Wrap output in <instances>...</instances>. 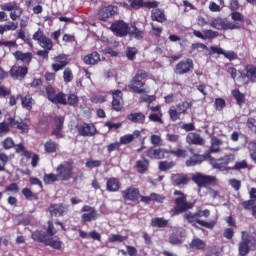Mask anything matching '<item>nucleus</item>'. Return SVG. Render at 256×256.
<instances>
[{
  "label": "nucleus",
  "mask_w": 256,
  "mask_h": 256,
  "mask_svg": "<svg viewBox=\"0 0 256 256\" xmlns=\"http://www.w3.org/2000/svg\"><path fill=\"white\" fill-rule=\"evenodd\" d=\"M190 247H192V249H205V242L201 239H194L192 240Z\"/></svg>",
  "instance_id": "8fccbe9b"
},
{
  "label": "nucleus",
  "mask_w": 256,
  "mask_h": 256,
  "mask_svg": "<svg viewBox=\"0 0 256 256\" xmlns=\"http://www.w3.org/2000/svg\"><path fill=\"white\" fill-rule=\"evenodd\" d=\"M45 245H49L50 247H53V249H59L61 245H63V242H61L59 238L54 237L51 239H47Z\"/></svg>",
  "instance_id": "a19ab883"
},
{
  "label": "nucleus",
  "mask_w": 256,
  "mask_h": 256,
  "mask_svg": "<svg viewBox=\"0 0 256 256\" xmlns=\"http://www.w3.org/2000/svg\"><path fill=\"white\" fill-rule=\"evenodd\" d=\"M34 103L35 102L33 101V98H31L30 96L22 98V107H24V109H27L28 111H30V109H33Z\"/></svg>",
  "instance_id": "49530a36"
},
{
  "label": "nucleus",
  "mask_w": 256,
  "mask_h": 256,
  "mask_svg": "<svg viewBox=\"0 0 256 256\" xmlns=\"http://www.w3.org/2000/svg\"><path fill=\"white\" fill-rule=\"evenodd\" d=\"M65 122V118L63 116H57L55 118L56 128L53 130L52 134L57 137V139H61L63 137V123Z\"/></svg>",
  "instance_id": "bb28decb"
},
{
  "label": "nucleus",
  "mask_w": 256,
  "mask_h": 256,
  "mask_svg": "<svg viewBox=\"0 0 256 256\" xmlns=\"http://www.w3.org/2000/svg\"><path fill=\"white\" fill-rule=\"evenodd\" d=\"M186 141L189 145H203L205 143V139L201 135L193 132L188 133Z\"/></svg>",
  "instance_id": "cd10ccee"
},
{
  "label": "nucleus",
  "mask_w": 256,
  "mask_h": 256,
  "mask_svg": "<svg viewBox=\"0 0 256 256\" xmlns=\"http://www.w3.org/2000/svg\"><path fill=\"white\" fill-rule=\"evenodd\" d=\"M86 167H88V169H94L95 167H101V160L89 159L86 161Z\"/></svg>",
  "instance_id": "bf43d9fd"
},
{
  "label": "nucleus",
  "mask_w": 256,
  "mask_h": 256,
  "mask_svg": "<svg viewBox=\"0 0 256 256\" xmlns=\"http://www.w3.org/2000/svg\"><path fill=\"white\" fill-rule=\"evenodd\" d=\"M150 143H151L152 145L159 146V145H162L163 139H161V135L152 134V135L150 136Z\"/></svg>",
  "instance_id": "4d7b16f0"
},
{
  "label": "nucleus",
  "mask_w": 256,
  "mask_h": 256,
  "mask_svg": "<svg viewBox=\"0 0 256 256\" xmlns=\"http://www.w3.org/2000/svg\"><path fill=\"white\" fill-rule=\"evenodd\" d=\"M63 79L65 83H71L73 81V71H71L69 68H66L63 72Z\"/></svg>",
  "instance_id": "603ef678"
},
{
  "label": "nucleus",
  "mask_w": 256,
  "mask_h": 256,
  "mask_svg": "<svg viewBox=\"0 0 256 256\" xmlns=\"http://www.w3.org/2000/svg\"><path fill=\"white\" fill-rule=\"evenodd\" d=\"M133 135L131 134H126L124 136L120 137V145H129V143H133Z\"/></svg>",
  "instance_id": "6e6d98bb"
},
{
  "label": "nucleus",
  "mask_w": 256,
  "mask_h": 256,
  "mask_svg": "<svg viewBox=\"0 0 256 256\" xmlns=\"http://www.w3.org/2000/svg\"><path fill=\"white\" fill-rule=\"evenodd\" d=\"M215 109L216 111H223V109H225V100L222 98H217L215 100Z\"/></svg>",
  "instance_id": "0e129e2a"
},
{
  "label": "nucleus",
  "mask_w": 256,
  "mask_h": 256,
  "mask_svg": "<svg viewBox=\"0 0 256 256\" xmlns=\"http://www.w3.org/2000/svg\"><path fill=\"white\" fill-rule=\"evenodd\" d=\"M149 167V160L142 159L137 161V169L139 173H145Z\"/></svg>",
  "instance_id": "37998d69"
},
{
  "label": "nucleus",
  "mask_w": 256,
  "mask_h": 256,
  "mask_svg": "<svg viewBox=\"0 0 256 256\" xmlns=\"http://www.w3.org/2000/svg\"><path fill=\"white\" fill-rule=\"evenodd\" d=\"M81 213H83L81 216L83 223H91V221H95L99 217L97 210L89 205L83 206L81 208Z\"/></svg>",
  "instance_id": "9d476101"
},
{
  "label": "nucleus",
  "mask_w": 256,
  "mask_h": 256,
  "mask_svg": "<svg viewBox=\"0 0 256 256\" xmlns=\"http://www.w3.org/2000/svg\"><path fill=\"white\" fill-rule=\"evenodd\" d=\"M169 241L172 245H180V243H183V235H181V231L174 232L170 236Z\"/></svg>",
  "instance_id": "4c0bfd02"
},
{
  "label": "nucleus",
  "mask_w": 256,
  "mask_h": 256,
  "mask_svg": "<svg viewBox=\"0 0 256 256\" xmlns=\"http://www.w3.org/2000/svg\"><path fill=\"white\" fill-rule=\"evenodd\" d=\"M135 55H137V48L128 47L126 50L127 58L133 61V59H135Z\"/></svg>",
  "instance_id": "69168bd1"
},
{
  "label": "nucleus",
  "mask_w": 256,
  "mask_h": 256,
  "mask_svg": "<svg viewBox=\"0 0 256 256\" xmlns=\"http://www.w3.org/2000/svg\"><path fill=\"white\" fill-rule=\"evenodd\" d=\"M204 41H207V39H215L217 35H219L218 32H215L213 30H204Z\"/></svg>",
  "instance_id": "680f3d73"
},
{
  "label": "nucleus",
  "mask_w": 256,
  "mask_h": 256,
  "mask_svg": "<svg viewBox=\"0 0 256 256\" xmlns=\"http://www.w3.org/2000/svg\"><path fill=\"white\" fill-rule=\"evenodd\" d=\"M54 63L52 64L53 71H61V69H65L69 64V58L65 54H60L53 58Z\"/></svg>",
  "instance_id": "f8f14e48"
},
{
  "label": "nucleus",
  "mask_w": 256,
  "mask_h": 256,
  "mask_svg": "<svg viewBox=\"0 0 256 256\" xmlns=\"http://www.w3.org/2000/svg\"><path fill=\"white\" fill-rule=\"evenodd\" d=\"M210 49L213 53H216L217 55H224V57H226V59H229L230 61H233V59H235V52L233 51H225L217 46H211Z\"/></svg>",
  "instance_id": "c85d7f7f"
},
{
  "label": "nucleus",
  "mask_w": 256,
  "mask_h": 256,
  "mask_svg": "<svg viewBox=\"0 0 256 256\" xmlns=\"http://www.w3.org/2000/svg\"><path fill=\"white\" fill-rule=\"evenodd\" d=\"M201 163H203V158L194 156L186 161V167H195V165H201Z\"/></svg>",
  "instance_id": "ea45409f"
},
{
  "label": "nucleus",
  "mask_w": 256,
  "mask_h": 256,
  "mask_svg": "<svg viewBox=\"0 0 256 256\" xmlns=\"http://www.w3.org/2000/svg\"><path fill=\"white\" fill-rule=\"evenodd\" d=\"M199 217H201L200 213L193 214L191 212H188L185 214V218L187 219L188 223H198V225L206 227V229H213V227H215V221L206 222L204 220H200Z\"/></svg>",
  "instance_id": "1a4fd4ad"
},
{
  "label": "nucleus",
  "mask_w": 256,
  "mask_h": 256,
  "mask_svg": "<svg viewBox=\"0 0 256 256\" xmlns=\"http://www.w3.org/2000/svg\"><path fill=\"white\" fill-rule=\"evenodd\" d=\"M59 149V144L54 142L53 140H48L44 144V151L46 153H57V150Z\"/></svg>",
  "instance_id": "72a5a7b5"
},
{
  "label": "nucleus",
  "mask_w": 256,
  "mask_h": 256,
  "mask_svg": "<svg viewBox=\"0 0 256 256\" xmlns=\"http://www.w3.org/2000/svg\"><path fill=\"white\" fill-rule=\"evenodd\" d=\"M50 101L56 105H67V96L63 93H58Z\"/></svg>",
  "instance_id": "c9c22d12"
},
{
  "label": "nucleus",
  "mask_w": 256,
  "mask_h": 256,
  "mask_svg": "<svg viewBox=\"0 0 256 256\" xmlns=\"http://www.w3.org/2000/svg\"><path fill=\"white\" fill-rule=\"evenodd\" d=\"M2 145L6 150L13 149L15 147V141H13V138L8 137L2 142Z\"/></svg>",
  "instance_id": "13d9d810"
},
{
  "label": "nucleus",
  "mask_w": 256,
  "mask_h": 256,
  "mask_svg": "<svg viewBox=\"0 0 256 256\" xmlns=\"http://www.w3.org/2000/svg\"><path fill=\"white\" fill-rule=\"evenodd\" d=\"M147 76V72H145L144 70L138 71L137 74L132 78L130 84L128 85V89H130L132 93H149L143 81V79H147Z\"/></svg>",
  "instance_id": "f03ea898"
},
{
  "label": "nucleus",
  "mask_w": 256,
  "mask_h": 256,
  "mask_svg": "<svg viewBox=\"0 0 256 256\" xmlns=\"http://www.w3.org/2000/svg\"><path fill=\"white\" fill-rule=\"evenodd\" d=\"M32 239L34 241H38L39 243H47V235L43 232H39V231H36V232H33L32 233Z\"/></svg>",
  "instance_id": "58836bf2"
},
{
  "label": "nucleus",
  "mask_w": 256,
  "mask_h": 256,
  "mask_svg": "<svg viewBox=\"0 0 256 256\" xmlns=\"http://www.w3.org/2000/svg\"><path fill=\"white\" fill-rule=\"evenodd\" d=\"M67 211H69V208L63 204H54L50 206V213L55 217H62Z\"/></svg>",
  "instance_id": "b1692460"
},
{
  "label": "nucleus",
  "mask_w": 256,
  "mask_h": 256,
  "mask_svg": "<svg viewBox=\"0 0 256 256\" xmlns=\"http://www.w3.org/2000/svg\"><path fill=\"white\" fill-rule=\"evenodd\" d=\"M152 21H157L158 23H165L167 21V17L165 16V12L161 9H153L152 10Z\"/></svg>",
  "instance_id": "c756f323"
},
{
  "label": "nucleus",
  "mask_w": 256,
  "mask_h": 256,
  "mask_svg": "<svg viewBox=\"0 0 256 256\" xmlns=\"http://www.w3.org/2000/svg\"><path fill=\"white\" fill-rule=\"evenodd\" d=\"M8 123L10 124V127H14L15 129H19L22 133H27L29 131V124L24 121H17L15 118H9Z\"/></svg>",
  "instance_id": "4be33fe9"
},
{
  "label": "nucleus",
  "mask_w": 256,
  "mask_h": 256,
  "mask_svg": "<svg viewBox=\"0 0 256 256\" xmlns=\"http://www.w3.org/2000/svg\"><path fill=\"white\" fill-rule=\"evenodd\" d=\"M79 103V97L76 94H69L66 98V105H71L72 107H75Z\"/></svg>",
  "instance_id": "09e8293b"
},
{
  "label": "nucleus",
  "mask_w": 256,
  "mask_h": 256,
  "mask_svg": "<svg viewBox=\"0 0 256 256\" xmlns=\"http://www.w3.org/2000/svg\"><path fill=\"white\" fill-rule=\"evenodd\" d=\"M233 97L236 99L238 105H243L245 103V95L239 91V89H235L232 91Z\"/></svg>",
  "instance_id": "c03bdc74"
},
{
  "label": "nucleus",
  "mask_w": 256,
  "mask_h": 256,
  "mask_svg": "<svg viewBox=\"0 0 256 256\" xmlns=\"http://www.w3.org/2000/svg\"><path fill=\"white\" fill-rule=\"evenodd\" d=\"M175 167V162L173 161H161L159 162V169L160 171H168V169H173Z\"/></svg>",
  "instance_id": "de8ad7c7"
},
{
  "label": "nucleus",
  "mask_w": 256,
  "mask_h": 256,
  "mask_svg": "<svg viewBox=\"0 0 256 256\" xmlns=\"http://www.w3.org/2000/svg\"><path fill=\"white\" fill-rule=\"evenodd\" d=\"M131 7L133 9H140V7H147V9H155V7H159V2L157 1L143 2V0H133L131 2Z\"/></svg>",
  "instance_id": "a211bd4d"
},
{
  "label": "nucleus",
  "mask_w": 256,
  "mask_h": 256,
  "mask_svg": "<svg viewBox=\"0 0 256 256\" xmlns=\"http://www.w3.org/2000/svg\"><path fill=\"white\" fill-rule=\"evenodd\" d=\"M16 61H21L24 65H29L31 63V59H33V54L30 52L23 53L22 51H16L13 53Z\"/></svg>",
  "instance_id": "412c9836"
},
{
  "label": "nucleus",
  "mask_w": 256,
  "mask_h": 256,
  "mask_svg": "<svg viewBox=\"0 0 256 256\" xmlns=\"http://www.w3.org/2000/svg\"><path fill=\"white\" fill-rule=\"evenodd\" d=\"M100 61H101V56H99V53L97 52H93L84 57V63L86 65H97V63Z\"/></svg>",
  "instance_id": "7c9ffc66"
},
{
  "label": "nucleus",
  "mask_w": 256,
  "mask_h": 256,
  "mask_svg": "<svg viewBox=\"0 0 256 256\" xmlns=\"http://www.w3.org/2000/svg\"><path fill=\"white\" fill-rule=\"evenodd\" d=\"M231 19L236 23H243V19H245V17L243 16V14H241V12H232Z\"/></svg>",
  "instance_id": "052dcab7"
},
{
  "label": "nucleus",
  "mask_w": 256,
  "mask_h": 256,
  "mask_svg": "<svg viewBox=\"0 0 256 256\" xmlns=\"http://www.w3.org/2000/svg\"><path fill=\"white\" fill-rule=\"evenodd\" d=\"M168 223L164 218H153L151 221L152 227H167Z\"/></svg>",
  "instance_id": "a18cd8bd"
},
{
  "label": "nucleus",
  "mask_w": 256,
  "mask_h": 256,
  "mask_svg": "<svg viewBox=\"0 0 256 256\" xmlns=\"http://www.w3.org/2000/svg\"><path fill=\"white\" fill-rule=\"evenodd\" d=\"M127 119L132 123H139L140 125H143V123H145V116L141 112L131 113L127 116Z\"/></svg>",
  "instance_id": "2f4dec72"
},
{
  "label": "nucleus",
  "mask_w": 256,
  "mask_h": 256,
  "mask_svg": "<svg viewBox=\"0 0 256 256\" xmlns=\"http://www.w3.org/2000/svg\"><path fill=\"white\" fill-rule=\"evenodd\" d=\"M192 181L198 185V187H207V185H215L217 178L214 176H207L203 173H196L192 176Z\"/></svg>",
  "instance_id": "0eeeda50"
},
{
  "label": "nucleus",
  "mask_w": 256,
  "mask_h": 256,
  "mask_svg": "<svg viewBox=\"0 0 256 256\" xmlns=\"http://www.w3.org/2000/svg\"><path fill=\"white\" fill-rule=\"evenodd\" d=\"M175 205L176 207L172 210L173 215H179V213L187 211V209H189V204H187V196L176 198Z\"/></svg>",
  "instance_id": "4468645a"
},
{
  "label": "nucleus",
  "mask_w": 256,
  "mask_h": 256,
  "mask_svg": "<svg viewBox=\"0 0 256 256\" xmlns=\"http://www.w3.org/2000/svg\"><path fill=\"white\" fill-rule=\"evenodd\" d=\"M112 94V107L114 111H121L123 109V93L121 90H113Z\"/></svg>",
  "instance_id": "2eb2a0df"
},
{
  "label": "nucleus",
  "mask_w": 256,
  "mask_h": 256,
  "mask_svg": "<svg viewBox=\"0 0 256 256\" xmlns=\"http://www.w3.org/2000/svg\"><path fill=\"white\" fill-rule=\"evenodd\" d=\"M235 154H226L224 157L217 159V160H212L211 164L214 167V169H225L227 165H231V163H235Z\"/></svg>",
  "instance_id": "9b49d317"
},
{
  "label": "nucleus",
  "mask_w": 256,
  "mask_h": 256,
  "mask_svg": "<svg viewBox=\"0 0 256 256\" xmlns=\"http://www.w3.org/2000/svg\"><path fill=\"white\" fill-rule=\"evenodd\" d=\"M192 104L191 102L185 101L177 104L176 106H172L169 109V115L170 119L172 121H178L180 119L181 115L187 113L188 109H191Z\"/></svg>",
  "instance_id": "39448f33"
},
{
  "label": "nucleus",
  "mask_w": 256,
  "mask_h": 256,
  "mask_svg": "<svg viewBox=\"0 0 256 256\" xmlns=\"http://www.w3.org/2000/svg\"><path fill=\"white\" fill-rule=\"evenodd\" d=\"M115 15V7L113 6H107L101 9V11L98 13V17L100 21H107L109 17H113Z\"/></svg>",
  "instance_id": "393cba45"
},
{
  "label": "nucleus",
  "mask_w": 256,
  "mask_h": 256,
  "mask_svg": "<svg viewBox=\"0 0 256 256\" xmlns=\"http://www.w3.org/2000/svg\"><path fill=\"white\" fill-rule=\"evenodd\" d=\"M249 167V164L247 163V160H242L239 162H236L232 169L235 171H241V169H247Z\"/></svg>",
  "instance_id": "5fc2aeb1"
},
{
  "label": "nucleus",
  "mask_w": 256,
  "mask_h": 256,
  "mask_svg": "<svg viewBox=\"0 0 256 256\" xmlns=\"http://www.w3.org/2000/svg\"><path fill=\"white\" fill-rule=\"evenodd\" d=\"M221 145H223V142L219 138H217L215 136L212 137L210 153H219L221 151Z\"/></svg>",
  "instance_id": "473e14b6"
},
{
  "label": "nucleus",
  "mask_w": 256,
  "mask_h": 256,
  "mask_svg": "<svg viewBox=\"0 0 256 256\" xmlns=\"http://www.w3.org/2000/svg\"><path fill=\"white\" fill-rule=\"evenodd\" d=\"M241 239L239 244V254L245 256L249 253L250 247H256V238L249 231H242Z\"/></svg>",
  "instance_id": "7ed1b4c3"
},
{
  "label": "nucleus",
  "mask_w": 256,
  "mask_h": 256,
  "mask_svg": "<svg viewBox=\"0 0 256 256\" xmlns=\"http://www.w3.org/2000/svg\"><path fill=\"white\" fill-rule=\"evenodd\" d=\"M170 153L172 155H175L176 157H182L183 159L187 157V150H183V149L171 150Z\"/></svg>",
  "instance_id": "338daca9"
},
{
  "label": "nucleus",
  "mask_w": 256,
  "mask_h": 256,
  "mask_svg": "<svg viewBox=\"0 0 256 256\" xmlns=\"http://www.w3.org/2000/svg\"><path fill=\"white\" fill-rule=\"evenodd\" d=\"M110 29L114 35H117V37H125L127 33L132 37H135V39H141V37H143V32L141 30L133 25L129 26L123 21H118L112 24Z\"/></svg>",
  "instance_id": "f257e3e1"
},
{
  "label": "nucleus",
  "mask_w": 256,
  "mask_h": 256,
  "mask_svg": "<svg viewBox=\"0 0 256 256\" xmlns=\"http://www.w3.org/2000/svg\"><path fill=\"white\" fill-rule=\"evenodd\" d=\"M229 185H231L232 189H234L235 191H239V189H241V180L230 179Z\"/></svg>",
  "instance_id": "774afa93"
},
{
  "label": "nucleus",
  "mask_w": 256,
  "mask_h": 256,
  "mask_svg": "<svg viewBox=\"0 0 256 256\" xmlns=\"http://www.w3.org/2000/svg\"><path fill=\"white\" fill-rule=\"evenodd\" d=\"M43 181L45 185H51V183H55V181H59V174H45Z\"/></svg>",
  "instance_id": "79ce46f5"
},
{
  "label": "nucleus",
  "mask_w": 256,
  "mask_h": 256,
  "mask_svg": "<svg viewBox=\"0 0 256 256\" xmlns=\"http://www.w3.org/2000/svg\"><path fill=\"white\" fill-rule=\"evenodd\" d=\"M73 171L74 167L71 162H64L56 169V173H58L60 181H69L70 179H73Z\"/></svg>",
  "instance_id": "423d86ee"
},
{
  "label": "nucleus",
  "mask_w": 256,
  "mask_h": 256,
  "mask_svg": "<svg viewBox=\"0 0 256 256\" xmlns=\"http://www.w3.org/2000/svg\"><path fill=\"white\" fill-rule=\"evenodd\" d=\"M32 39H34V41H37L40 47H42V49H46V51H51V49H53V41L47 38V36H45L43 31L41 30L35 32L32 36Z\"/></svg>",
  "instance_id": "6e6552de"
},
{
  "label": "nucleus",
  "mask_w": 256,
  "mask_h": 256,
  "mask_svg": "<svg viewBox=\"0 0 256 256\" xmlns=\"http://www.w3.org/2000/svg\"><path fill=\"white\" fill-rule=\"evenodd\" d=\"M21 13L22 10L19 8V6H17V8L10 13V18L12 19V21H17V19L21 17Z\"/></svg>",
  "instance_id": "e2e57ef3"
},
{
  "label": "nucleus",
  "mask_w": 256,
  "mask_h": 256,
  "mask_svg": "<svg viewBox=\"0 0 256 256\" xmlns=\"http://www.w3.org/2000/svg\"><path fill=\"white\" fill-rule=\"evenodd\" d=\"M190 69H193V60L186 59L176 65L175 73L178 75H185V73H189Z\"/></svg>",
  "instance_id": "f3484780"
},
{
  "label": "nucleus",
  "mask_w": 256,
  "mask_h": 256,
  "mask_svg": "<svg viewBox=\"0 0 256 256\" xmlns=\"http://www.w3.org/2000/svg\"><path fill=\"white\" fill-rule=\"evenodd\" d=\"M17 7H19V6L15 2H9V3L0 5V8L2 9V11H11L12 12L14 9H17Z\"/></svg>",
  "instance_id": "3c124183"
},
{
  "label": "nucleus",
  "mask_w": 256,
  "mask_h": 256,
  "mask_svg": "<svg viewBox=\"0 0 256 256\" xmlns=\"http://www.w3.org/2000/svg\"><path fill=\"white\" fill-rule=\"evenodd\" d=\"M10 75L14 79H23L27 75V67L13 66L10 70Z\"/></svg>",
  "instance_id": "a878e982"
},
{
  "label": "nucleus",
  "mask_w": 256,
  "mask_h": 256,
  "mask_svg": "<svg viewBox=\"0 0 256 256\" xmlns=\"http://www.w3.org/2000/svg\"><path fill=\"white\" fill-rule=\"evenodd\" d=\"M78 131L83 137H92L96 133L97 129L93 124H82L79 126Z\"/></svg>",
  "instance_id": "aec40b11"
},
{
  "label": "nucleus",
  "mask_w": 256,
  "mask_h": 256,
  "mask_svg": "<svg viewBox=\"0 0 256 256\" xmlns=\"http://www.w3.org/2000/svg\"><path fill=\"white\" fill-rule=\"evenodd\" d=\"M171 181L176 187H181V185H187L189 183V177L186 174H173Z\"/></svg>",
  "instance_id": "5701e85b"
},
{
  "label": "nucleus",
  "mask_w": 256,
  "mask_h": 256,
  "mask_svg": "<svg viewBox=\"0 0 256 256\" xmlns=\"http://www.w3.org/2000/svg\"><path fill=\"white\" fill-rule=\"evenodd\" d=\"M122 197L124 201H137L139 199L141 193L138 188L129 187L126 190L122 191Z\"/></svg>",
  "instance_id": "dca6fc26"
},
{
  "label": "nucleus",
  "mask_w": 256,
  "mask_h": 256,
  "mask_svg": "<svg viewBox=\"0 0 256 256\" xmlns=\"http://www.w3.org/2000/svg\"><path fill=\"white\" fill-rule=\"evenodd\" d=\"M129 239L128 236H122L119 234H110L108 236V243H123V241H127Z\"/></svg>",
  "instance_id": "e433bc0d"
},
{
  "label": "nucleus",
  "mask_w": 256,
  "mask_h": 256,
  "mask_svg": "<svg viewBox=\"0 0 256 256\" xmlns=\"http://www.w3.org/2000/svg\"><path fill=\"white\" fill-rule=\"evenodd\" d=\"M170 151L163 149V148H150L147 151V157H150V159H167L169 157Z\"/></svg>",
  "instance_id": "ddd939ff"
},
{
  "label": "nucleus",
  "mask_w": 256,
  "mask_h": 256,
  "mask_svg": "<svg viewBox=\"0 0 256 256\" xmlns=\"http://www.w3.org/2000/svg\"><path fill=\"white\" fill-rule=\"evenodd\" d=\"M105 127H108L109 131H117V129H121L122 127V123L118 122V123H114L111 121L105 122Z\"/></svg>",
  "instance_id": "864d4df0"
},
{
  "label": "nucleus",
  "mask_w": 256,
  "mask_h": 256,
  "mask_svg": "<svg viewBox=\"0 0 256 256\" xmlns=\"http://www.w3.org/2000/svg\"><path fill=\"white\" fill-rule=\"evenodd\" d=\"M210 27L213 29H218V30H233V29H241V25L239 23H233L231 21L225 20L223 18H213L210 22Z\"/></svg>",
  "instance_id": "20e7f679"
},
{
  "label": "nucleus",
  "mask_w": 256,
  "mask_h": 256,
  "mask_svg": "<svg viewBox=\"0 0 256 256\" xmlns=\"http://www.w3.org/2000/svg\"><path fill=\"white\" fill-rule=\"evenodd\" d=\"M246 74L248 81L255 82L256 81V67L253 65H246Z\"/></svg>",
  "instance_id": "f704fd0d"
},
{
  "label": "nucleus",
  "mask_w": 256,
  "mask_h": 256,
  "mask_svg": "<svg viewBox=\"0 0 256 256\" xmlns=\"http://www.w3.org/2000/svg\"><path fill=\"white\" fill-rule=\"evenodd\" d=\"M106 189L110 193H117L121 189V182L118 178H108L106 181Z\"/></svg>",
  "instance_id": "6ab92c4d"
}]
</instances>
